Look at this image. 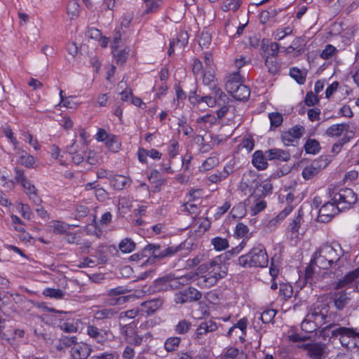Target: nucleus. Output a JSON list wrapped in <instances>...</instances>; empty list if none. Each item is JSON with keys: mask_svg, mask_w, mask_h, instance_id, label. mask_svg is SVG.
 Instances as JSON below:
<instances>
[{"mask_svg": "<svg viewBox=\"0 0 359 359\" xmlns=\"http://www.w3.org/2000/svg\"><path fill=\"white\" fill-rule=\"evenodd\" d=\"M185 243H181L177 245L148 243L144 246V252H147V259L142 263L141 266L154 264L178 255L185 248Z\"/></svg>", "mask_w": 359, "mask_h": 359, "instance_id": "1", "label": "nucleus"}, {"mask_svg": "<svg viewBox=\"0 0 359 359\" xmlns=\"http://www.w3.org/2000/svg\"><path fill=\"white\" fill-rule=\"evenodd\" d=\"M269 263V257L263 245L253 247L248 253L238 257V264L243 268H264Z\"/></svg>", "mask_w": 359, "mask_h": 359, "instance_id": "2", "label": "nucleus"}, {"mask_svg": "<svg viewBox=\"0 0 359 359\" xmlns=\"http://www.w3.org/2000/svg\"><path fill=\"white\" fill-rule=\"evenodd\" d=\"M332 331V336L337 337L342 346L347 348H353L359 346V328L341 326L337 323V326Z\"/></svg>", "mask_w": 359, "mask_h": 359, "instance_id": "3", "label": "nucleus"}, {"mask_svg": "<svg viewBox=\"0 0 359 359\" xmlns=\"http://www.w3.org/2000/svg\"><path fill=\"white\" fill-rule=\"evenodd\" d=\"M330 196L332 197L331 201H334L341 211L349 209L358 201L356 194L349 188H341L338 191L334 190L330 194Z\"/></svg>", "mask_w": 359, "mask_h": 359, "instance_id": "4", "label": "nucleus"}, {"mask_svg": "<svg viewBox=\"0 0 359 359\" xmlns=\"http://www.w3.org/2000/svg\"><path fill=\"white\" fill-rule=\"evenodd\" d=\"M138 321L133 320L129 323H119V330L125 340L135 346H140L142 344L143 337L137 334Z\"/></svg>", "mask_w": 359, "mask_h": 359, "instance_id": "5", "label": "nucleus"}, {"mask_svg": "<svg viewBox=\"0 0 359 359\" xmlns=\"http://www.w3.org/2000/svg\"><path fill=\"white\" fill-rule=\"evenodd\" d=\"M304 133L305 128L302 125L297 124L288 130L281 133V142L286 147L297 146Z\"/></svg>", "mask_w": 359, "mask_h": 359, "instance_id": "6", "label": "nucleus"}, {"mask_svg": "<svg viewBox=\"0 0 359 359\" xmlns=\"http://www.w3.org/2000/svg\"><path fill=\"white\" fill-rule=\"evenodd\" d=\"M328 307V305L326 304H314L310 308L305 318L308 321L312 320L314 323L321 327L327 323L326 319Z\"/></svg>", "mask_w": 359, "mask_h": 359, "instance_id": "7", "label": "nucleus"}, {"mask_svg": "<svg viewBox=\"0 0 359 359\" xmlns=\"http://www.w3.org/2000/svg\"><path fill=\"white\" fill-rule=\"evenodd\" d=\"M86 333L93 341L101 345L109 341L112 336V332L109 327L100 328L95 324L87 326Z\"/></svg>", "mask_w": 359, "mask_h": 359, "instance_id": "8", "label": "nucleus"}, {"mask_svg": "<svg viewBox=\"0 0 359 359\" xmlns=\"http://www.w3.org/2000/svg\"><path fill=\"white\" fill-rule=\"evenodd\" d=\"M193 88L190 89L188 94V100L194 107L199 106L202 103H205L209 107H213L216 105V99L212 95H205L198 90V86L196 82L192 84Z\"/></svg>", "mask_w": 359, "mask_h": 359, "instance_id": "9", "label": "nucleus"}, {"mask_svg": "<svg viewBox=\"0 0 359 359\" xmlns=\"http://www.w3.org/2000/svg\"><path fill=\"white\" fill-rule=\"evenodd\" d=\"M297 347L306 351L311 359H323L326 355L327 344L321 341L302 344Z\"/></svg>", "mask_w": 359, "mask_h": 359, "instance_id": "10", "label": "nucleus"}, {"mask_svg": "<svg viewBox=\"0 0 359 359\" xmlns=\"http://www.w3.org/2000/svg\"><path fill=\"white\" fill-rule=\"evenodd\" d=\"M202 294L194 287L179 291L175 294V302L176 304H184L187 302H196L201 299Z\"/></svg>", "mask_w": 359, "mask_h": 359, "instance_id": "11", "label": "nucleus"}, {"mask_svg": "<svg viewBox=\"0 0 359 359\" xmlns=\"http://www.w3.org/2000/svg\"><path fill=\"white\" fill-rule=\"evenodd\" d=\"M207 272L212 276H215L219 280L224 278L227 274V267L223 263L220 257H217L205 264Z\"/></svg>", "mask_w": 359, "mask_h": 359, "instance_id": "12", "label": "nucleus"}, {"mask_svg": "<svg viewBox=\"0 0 359 359\" xmlns=\"http://www.w3.org/2000/svg\"><path fill=\"white\" fill-rule=\"evenodd\" d=\"M318 251L332 263H337L344 255V250L339 244H325L321 245Z\"/></svg>", "mask_w": 359, "mask_h": 359, "instance_id": "13", "label": "nucleus"}, {"mask_svg": "<svg viewBox=\"0 0 359 359\" xmlns=\"http://www.w3.org/2000/svg\"><path fill=\"white\" fill-rule=\"evenodd\" d=\"M340 211L334 201H328L319 209L318 221L322 223L329 222Z\"/></svg>", "mask_w": 359, "mask_h": 359, "instance_id": "14", "label": "nucleus"}, {"mask_svg": "<svg viewBox=\"0 0 359 359\" xmlns=\"http://www.w3.org/2000/svg\"><path fill=\"white\" fill-rule=\"evenodd\" d=\"M351 294L352 292H347L346 290L336 291L331 294L330 299L337 311H343L351 303Z\"/></svg>", "mask_w": 359, "mask_h": 359, "instance_id": "15", "label": "nucleus"}, {"mask_svg": "<svg viewBox=\"0 0 359 359\" xmlns=\"http://www.w3.org/2000/svg\"><path fill=\"white\" fill-rule=\"evenodd\" d=\"M92 351L90 345L82 341L79 342L71 348L69 359H88Z\"/></svg>", "mask_w": 359, "mask_h": 359, "instance_id": "16", "label": "nucleus"}, {"mask_svg": "<svg viewBox=\"0 0 359 359\" xmlns=\"http://www.w3.org/2000/svg\"><path fill=\"white\" fill-rule=\"evenodd\" d=\"M359 283V266L354 270L347 273L343 278L339 279L334 284V290L341 289L348 285L355 284L358 288L357 284Z\"/></svg>", "mask_w": 359, "mask_h": 359, "instance_id": "17", "label": "nucleus"}, {"mask_svg": "<svg viewBox=\"0 0 359 359\" xmlns=\"http://www.w3.org/2000/svg\"><path fill=\"white\" fill-rule=\"evenodd\" d=\"M82 325L81 320L76 318H68L60 322L59 327L67 333H74L79 331Z\"/></svg>", "mask_w": 359, "mask_h": 359, "instance_id": "18", "label": "nucleus"}, {"mask_svg": "<svg viewBox=\"0 0 359 359\" xmlns=\"http://www.w3.org/2000/svg\"><path fill=\"white\" fill-rule=\"evenodd\" d=\"M349 128L350 126L346 123L333 124L327 128L325 135L330 137H340L346 131V134L350 133L353 136V131L349 130Z\"/></svg>", "mask_w": 359, "mask_h": 359, "instance_id": "19", "label": "nucleus"}, {"mask_svg": "<svg viewBox=\"0 0 359 359\" xmlns=\"http://www.w3.org/2000/svg\"><path fill=\"white\" fill-rule=\"evenodd\" d=\"M273 190V185L269 181L262 182L251 194L250 199H257L270 194Z\"/></svg>", "mask_w": 359, "mask_h": 359, "instance_id": "20", "label": "nucleus"}, {"mask_svg": "<svg viewBox=\"0 0 359 359\" xmlns=\"http://www.w3.org/2000/svg\"><path fill=\"white\" fill-rule=\"evenodd\" d=\"M266 154L269 161L278 160L280 161H287L290 158L289 151L281 149H270L266 151Z\"/></svg>", "mask_w": 359, "mask_h": 359, "instance_id": "21", "label": "nucleus"}, {"mask_svg": "<svg viewBox=\"0 0 359 359\" xmlns=\"http://www.w3.org/2000/svg\"><path fill=\"white\" fill-rule=\"evenodd\" d=\"M268 160L266 152L257 150L252 154V163L257 170H264L268 167Z\"/></svg>", "mask_w": 359, "mask_h": 359, "instance_id": "22", "label": "nucleus"}, {"mask_svg": "<svg viewBox=\"0 0 359 359\" xmlns=\"http://www.w3.org/2000/svg\"><path fill=\"white\" fill-rule=\"evenodd\" d=\"M163 300L161 298H154L142 302L140 305L142 311L148 316L153 314L161 308Z\"/></svg>", "mask_w": 359, "mask_h": 359, "instance_id": "23", "label": "nucleus"}, {"mask_svg": "<svg viewBox=\"0 0 359 359\" xmlns=\"http://www.w3.org/2000/svg\"><path fill=\"white\" fill-rule=\"evenodd\" d=\"M77 226L76 224L71 225L59 220H53L48 227L50 231L55 234H65L72 227Z\"/></svg>", "mask_w": 359, "mask_h": 359, "instance_id": "24", "label": "nucleus"}, {"mask_svg": "<svg viewBox=\"0 0 359 359\" xmlns=\"http://www.w3.org/2000/svg\"><path fill=\"white\" fill-rule=\"evenodd\" d=\"M242 83L241 74L236 72L231 74L226 83V90L231 95L234 90Z\"/></svg>", "mask_w": 359, "mask_h": 359, "instance_id": "25", "label": "nucleus"}, {"mask_svg": "<svg viewBox=\"0 0 359 359\" xmlns=\"http://www.w3.org/2000/svg\"><path fill=\"white\" fill-rule=\"evenodd\" d=\"M78 148L76 140H74L72 143L67 147V151L72 155V162L76 165H79L85 161L84 156L78 152Z\"/></svg>", "mask_w": 359, "mask_h": 359, "instance_id": "26", "label": "nucleus"}, {"mask_svg": "<svg viewBox=\"0 0 359 359\" xmlns=\"http://www.w3.org/2000/svg\"><path fill=\"white\" fill-rule=\"evenodd\" d=\"M320 161H322V160L315 161L303 169L302 175L304 180H311L318 173L320 169L318 166L321 167V164L319 163Z\"/></svg>", "mask_w": 359, "mask_h": 359, "instance_id": "27", "label": "nucleus"}, {"mask_svg": "<svg viewBox=\"0 0 359 359\" xmlns=\"http://www.w3.org/2000/svg\"><path fill=\"white\" fill-rule=\"evenodd\" d=\"M311 262L318 267L322 269H328L332 267L334 263L330 262L328 259L324 257L318 250L313 254Z\"/></svg>", "mask_w": 359, "mask_h": 359, "instance_id": "28", "label": "nucleus"}, {"mask_svg": "<svg viewBox=\"0 0 359 359\" xmlns=\"http://www.w3.org/2000/svg\"><path fill=\"white\" fill-rule=\"evenodd\" d=\"M117 314V311L112 308H102L96 311L94 313V318L97 320L111 319Z\"/></svg>", "mask_w": 359, "mask_h": 359, "instance_id": "29", "label": "nucleus"}, {"mask_svg": "<svg viewBox=\"0 0 359 359\" xmlns=\"http://www.w3.org/2000/svg\"><path fill=\"white\" fill-rule=\"evenodd\" d=\"M250 95V88L245 86L241 83L236 90H234L233 93L231 95V96L239 101H246Z\"/></svg>", "mask_w": 359, "mask_h": 359, "instance_id": "30", "label": "nucleus"}, {"mask_svg": "<svg viewBox=\"0 0 359 359\" xmlns=\"http://www.w3.org/2000/svg\"><path fill=\"white\" fill-rule=\"evenodd\" d=\"M76 340L77 337L75 336H62L59 339L58 344L56 345V349L57 351H63L67 348H72L74 344L79 343Z\"/></svg>", "mask_w": 359, "mask_h": 359, "instance_id": "31", "label": "nucleus"}, {"mask_svg": "<svg viewBox=\"0 0 359 359\" xmlns=\"http://www.w3.org/2000/svg\"><path fill=\"white\" fill-rule=\"evenodd\" d=\"M104 144L108 149L114 153L118 152L121 147V143L118 137L112 133L109 134Z\"/></svg>", "mask_w": 359, "mask_h": 359, "instance_id": "32", "label": "nucleus"}, {"mask_svg": "<svg viewBox=\"0 0 359 359\" xmlns=\"http://www.w3.org/2000/svg\"><path fill=\"white\" fill-rule=\"evenodd\" d=\"M162 5V0H148L145 2V9L143 11L142 15L156 13L161 10Z\"/></svg>", "mask_w": 359, "mask_h": 359, "instance_id": "33", "label": "nucleus"}, {"mask_svg": "<svg viewBox=\"0 0 359 359\" xmlns=\"http://www.w3.org/2000/svg\"><path fill=\"white\" fill-rule=\"evenodd\" d=\"M18 154L20 155L18 161L20 164L27 168H33L35 163V158L33 156L29 154L24 150H22L21 151H19Z\"/></svg>", "mask_w": 359, "mask_h": 359, "instance_id": "34", "label": "nucleus"}, {"mask_svg": "<svg viewBox=\"0 0 359 359\" xmlns=\"http://www.w3.org/2000/svg\"><path fill=\"white\" fill-rule=\"evenodd\" d=\"M302 216L303 212L300 209L298 211L297 215L292 219V222L289 224V230L292 234H294L295 236H297L299 235V230L301 226L302 222L303 220Z\"/></svg>", "mask_w": 359, "mask_h": 359, "instance_id": "35", "label": "nucleus"}, {"mask_svg": "<svg viewBox=\"0 0 359 359\" xmlns=\"http://www.w3.org/2000/svg\"><path fill=\"white\" fill-rule=\"evenodd\" d=\"M217 278L208 272L198 278V285L201 287H210L217 283Z\"/></svg>", "mask_w": 359, "mask_h": 359, "instance_id": "36", "label": "nucleus"}, {"mask_svg": "<svg viewBox=\"0 0 359 359\" xmlns=\"http://www.w3.org/2000/svg\"><path fill=\"white\" fill-rule=\"evenodd\" d=\"M263 57L265 59V65L269 73L273 75L278 74L280 70V64L276 60L270 58L269 55H264Z\"/></svg>", "mask_w": 359, "mask_h": 359, "instance_id": "37", "label": "nucleus"}, {"mask_svg": "<svg viewBox=\"0 0 359 359\" xmlns=\"http://www.w3.org/2000/svg\"><path fill=\"white\" fill-rule=\"evenodd\" d=\"M192 327V323L186 319L181 320L175 326L174 330L175 333L181 335L186 334Z\"/></svg>", "mask_w": 359, "mask_h": 359, "instance_id": "38", "label": "nucleus"}, {"mask_svg": "<svg viewBox=\"0 0 359 359\" xmlns=\"http://www.w3.org/2000/svg\"><path fill=\"white\" fill-rule=\"evenodd\" d=\"M170 274L159 278L154 281V287L158 291L170 290Z\"/></svg>", "mask_w": 359, "mask_h": 359, "instance_id": "39", "label": "nucleus"}, {"mask_svg": "<svg viewBox=\"0 0 359 359\" xmlns=\"http://www.w3.org/2000/svg\"><path fill=\"white\" fill-rule=\"evenodd\" d=\"M304 147L306 153L309 154H316L320 150V144L315 139L307 140Z\"/></svg>", "mask_w": 359, "mask_h": 359, "instance_id": "40", "label": "nucleus"}, {"mask_svg": "<svg viewBox=\"0 0 359 359\" xmlns=\"http://www.w3.org/2000/svg\"><path fill=\"white\" fill-rule=\"evenodd\" d=\"M211 244L216 251H222L229 248V241L226 238L216 236L211 239Z\"/></svg>", "mask_w": 359, "mask_h": 359, "instance_id": "41", "label": "nucleus"}, {"mask_svg": "<svg viewBox=\"0 0 359 359\" xmlns=\"http://www.w3.org/2000/svg\"><path fill=\"white\" fill-rule=\"evenodd\" d=\"M289 75L294 79L298 84L302 85L306 81V74L302 72L299 68L293 67L290 69Z\"/></svg>", "mask_w": 359, "mask_h": 359, "instance_id": "42", "label": "nucleus"}, {"mask_svg": "<svg viewBox=\"0 0 359 359\" xmlns=\"http://www.w3.org/2000/svg\"><path fill=\"white\" fill-rule=\"evenodd\" d=\"M219 158L216 156L206 158L199 168L201 172L208 171L216 167L219 164Z\"/></svg>", "mask_w": 359, "mask_h": 359, "instance_id": "43", "label": "nucleus"}, {"mask_svg": "<svg viewBox=\"0 0 359 359\" xmlns=\"http://www.w3.org/2000/svg\"><path fill=\"white\" fill-rule=\"evenodd\" d=\"M181 342V338L178 337H172L168 338L164 343V348L168 352L176 351Z\"/></svg>", "mask_w": 359, "mask_h": 359, "instance_id": "44", "label": "nucleus"}, {"mask_svg": "<svg viewBox=\"0 0 359 359\" xmlns=\"http://www.w3.org/2000/svg\"><path fill=\"white\" fill-rule=\"evenodd\" d=\"M135 245L136 244L133 241L126 238L119 243L118 248L123 253H130L135 249Z\"/></svg>", "mask_w": 359, "mask_h": 359, "instance_id": "45", "label": "nucleus"}, {"mask_svg": "<svg viewBox=\"0 0 359 359\" xmlns=\"http://www.w3.org/2000/svg\"><path fill=\"white\" fill-rule=\"evenodd\" d=\"M261 48L266 52V50L269 48V52L265 53L264 55H269V57H277L279 52V44L276 42H272L269 46L265 44L264 40L262 41Z\"/></svg>", "mask_w": 359, "mask_h": 359, "instance_id": "46", "label": "nucleus"}, {"mask_svg": "<svg viewBox=\"0 0 359 359\" xmlns=\"http://www.w3.org/2000/svg\"><path fill=\"white\" fill-rule=\"evenodd\" d=\"M85 162L90 165H95L99 163L100 156L94 150L88 149L85 152Z\"/></svg>", "mask_w": 359, "mask_h": 359, "instance_id": "47", "label": "nucleus"}, {"mask_svg": "<svg viewBox=\"0 0 359 359\" xmlns=\"http://www.w3.org/2000/svg\"><path fill=\"white\" fill-rule=\"evenodd\" d=\"M335 326H337V323H333L323 327L320 330V336L325 340L327 339H329V340H331L332 339H336L337 337L332 336V331L335 329Z\"/></svg>", "mask_w": 359, "mask_h": 359, "instance_id": "48", "label": "nucleus"}, {"mask_svg": "<svg viewBox=\"0 0 359 359\" xmlns=\"http://www.w3.org/2000/svg\"><path fill=\"white\" fill-rule=\"evenodd\" d=\"M353 138V135H348V134H344V136L337 140V142H335L332 147V152L337 154H339L343 146L348 143L351 139Z\"/></svg>", "mask_w": 359, "mask_h": 359, "instance_id": "49", "label": "nucleus"}, {"mask_svg": "<svg viewBox=\"0 0 359 359\" xmlns=\"http://www.w3.org/2000/svg\"><path fill=\"white\" fill-rule=\"evenodd\" d=\"M269 118L270 120L271 129H275L283 123V117L282 114L279 112H271L269 114Z\"/></svg>", "mask_w": 359, "mask_h": 359, "instance_id": "50", "label": "nucleus"}, {"mask_svg": "<svg viewBox=\"0 0 359 359\" xmlns=\"http://www.w3.org/2000/svg\"><path fill=\"white\" fill-rule=\"evenodd\" d=\"M139 314V310L137 309H130L123 312H121L119 315V323H129L130 320L135 318Z\"/></svg>", "mask_w": 359, "mask_h": 359, "instance_id": "51", "label": "nucleus"}, {"mask_svg": "<svg viewBox=\"0 0 359 359\" xmlns=\"http://www.w3.org/2000/svg\"><path fill=\"white\" fill-rule=\"evenodd\" d=\"M2 132L4 135L8 140V141L13 144L14 149H16L18 147L19 142L16 139V137L13 135V130L10 126L6 124L2 127Z\"/></svg>", "mask_w": 359, "mask_h": 359, "instance_id": "52", "label": "nucleus"}, {"mask_svg": "<svg viewBox=\"0 0 359 359\" xmlns=\"http://www.w3.org/2000/svg\"><path fill=\"white\" fill-rule=\"evenodd\" d=\"M43 294L50 298L61 299L65 296V292L60 289L47 287L43 290Z\"/></svg>", "mask_w": 359, "mask_h": 359, "instance_id": "53", "label": "nucleus"}, {"mask_svg": "<svg viewBox=\"0 0 359 359\" xmlns=\"http://www.w3.org/2000/svg\"><path fill=\"white\" fill-rule=\"evenodd\" d=\"M293 294L292 286L289 283H280L279 285V295L285 300L290 299Z\"/></svg>", "mask_w": 359, "mask_h": 359, "instance_id": "54", "label": "nucleus"}, {"mask_svg": "<svg viewBox=\"0 0 359 359\" xmlns=\"http://www.w3.org/2000/svg\"><path fill=\"white\" fill-rule=\"evenodd\" d=\"M292 205H287L286 207L276 216L273 219L269 222L270 225H275L278 222L283 221L293 210Z\"/></svg>", "mask_w": 359, "mask_h": 359, "instance_id": "55", "label": "nucleus"}, {"mask_svg": "<svg viewBox=\"0 0 359 359\" xmlns=\"http://www.w3.org/2000/svg\"><path fill=\"white\" fill-rule=\"evenodd\" d=\"M113 185L115 189L121 190L130 185L129 180L123 175H118L113 178Z\"/></svg>", "mask_w": 359, "mask_h": 359, "instance_id": "56", "label": "nucleus"}, {"mask_svg": "<svg viewBox=\"0 0 359 359\" xmlns=\"http://www.w3.org/2000/svg\"><path fill=\"white\" fill-rule=\"evenodd\" d=\"M80 6L76 0H71L67 5V13L71 18L79 16Z\"/></svg>", "mask_w": 359, "mask_h": 359, "instance_id": "57", "label": "nucleus"}, {"mask_svg": "<svg viewBox=\"0 0 359 359\" xmlns=\"http://www.w3.org/2000/svg\"><path fill=\"white\" fill-rule=\"evenodd\" d=\"M304 102L307 107H314L319 104L320 97L313 91L310 90L306 93Z\"/></svg>", "mask_w": 359, "mask_h": 359, "instance_id": "58", "label": "nucleus"}, {"mask_svg": "<svg viewBox=\"0 0 359 359\" xmlns=\"http://www.w3.org/2000/svg\"><path fill=\"white\" fill-rule=\"evenodd\" d=\"M203 83L209 87L215 86L217 83L212 69L203 72Z\"/></svg>", "mask_w": 359, "mask_h": 359, "instance_id": "59", "label": "nucleus"}, {"mask_svg": "<svg viewBox=\"0 0 359 359\" xmlns=\"http://www.w3.org/2000/svg\"><path fill=\"white\" fill-rule=\"evenodd\" d=\"M13 173L15 182L21 186L23 184H27L29 181L25 175L24 170L20 168L19 167H15L13 168Z\"/></svg>", "mask_w": 359, "mask_h": 359, "instance_id": "60", "label": "nucleus"}, {"mask_svg": "<svg viewBox=\"0 0 359 359\" xmlns=\"http://www.w3.org/2000/svg\"><path fill=\"white\" fill-rule=\"evenodd\" d=\"M241 4V0H225L222 6V9L224 12H227L231 10L235 12L239 8Z\"/></svg>", "mask_w": 359, "mask_h": 359, "instance_id": "61", "label": "nucleus"}, {"mask_svg": "<svg viewBox=\"0 0 359 359\" xmlns=\"http://www.w3.org/2000/svg\"><path fill=\"white\" fill-rule=\"evenodd\" d=\"M319 327H320L317 324L314 323V322H313L312 320L308 321L305 318L301 323V329L302 331L306 333V334H309L310 333L315 332Z\"/></svg>", "mask_w": 359, "mask_h": 359, "instance_id": "62", "label": "nucleus"}, {"mask_svg": "<svg viewBox=\"0 0 359 359\" xmlns=\"http://www.w3.org/2000/svg\"><path fill=\"white\" fill-rule=\"evenodd\" d=\"M117 48L112 49V53L114 55V57L116 60V62L118 65H123L128 58V53L126 51V50H121L117 52V53H115Z\"/></svg>", "mask_w": 359, "mask_h": 359, "instance_id": "63", "label": "nucleus"}, {"mask_svg": "<svg viewBox=\"0 0 359 359\" xmlns=\"http://www.w3.org/2000/svg\"><path fill=\"white\" fill-rule=\"evenodd\" d=\"M179 143L175 140H171L167 147L168 154L170 158H174L178 154L179 152Z\"/></svg>", "mask_w": 359, "mask_h": 359, "instance_id": "64", "label": "nucleus"}]
</instances>
